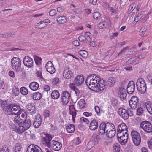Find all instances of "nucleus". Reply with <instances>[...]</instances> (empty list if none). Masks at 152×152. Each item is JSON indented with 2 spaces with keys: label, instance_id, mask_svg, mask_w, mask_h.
<instances>
[{
  "label": "nucleus",
  "instance_id": "obj_1",
  "mask_svg": "<svg viewBox=\"0 0 152 152\" xmlns=\"http://www.w3.org/2000/svg\"><path fill=\"white\" fill-rule=\"evenodd\" d=\"M116 130L114 125L112 123H101L98 129V134L102 135L105 133L107 136L111 138L114 137L115 134Z\"/></svg>",
  "mask_w": 152,
  "mask_h": 152
},
{
  "label": "nucleus",
  "instance_id": "obj_2",
  "mask_svg": "<svg viewBox=\"0 0 152 152\" xmlns=\"http://www.w3.org/2000/svg\"><path fill=\"white\" fill-rule=\"evenodd\" d=\"M101 81L100 77L96 74H91L87 77L86 80V83L90 89L95 86V85L99 83Z\"/></svg>",
  "mask_w": 152,
  "mask_h": 152
},
{
  "label": "nucleus",
  "instance_id": "obj_3",
  "mask_svg": "<svg viewBox=\"0 0 152 152\" xmlns=\"http://www.w3.org/2000/svg\"><path fill=\"white\" fill-rule=\"evenodd\" d=\"M21 62L18 57H13L11 61V66L12 68L16 72H19L21 69Z\"/></svg>",
  "mask_w": 152,
  "mask_h": 152
},
{
  "label": "nucleus",
  "instance_id": "obj_4",
  "mask_svg": "<svg viewBox=\"0 0 152 152\" xmlns=\"http://www.w3.org/2000/svg\"><path fill=\"white\" fill-rule=\"evenodd\" d=\"M140 126L147 133L152 132V124L149 121H144L142 122L140 124Z\"/></svg>",
  "mask_w": 152,
  "mask_h": 152
},
{
  "label": "nucleus",
  "instance_id": "obj_5",
  "mask_svg": "<svg viewBox=\"0 0 152 152\" xmlns=\"http://www.w3.org/2000/svg\"><path fill=\"white\" fill-rule=\"evenodd\" d=\"M70 97L71 94L69 92L66 91H63L61 95V100L63 105H66L69 102Z\"/></svg>",
  "mask_w": 152,
  "mask_h": 152
},
{
  "label": "nucleus",
  "instance_id": "obj_6",
  "mask_svg": "<svg viewBox=\"0 0 152 152\" xmlns=\"http://www.w3.org/2000/svg\"><path fill=\"white\" fill-rule=\"evenodd\" d=\"M131 135L133 143L136 146H138L141 142V137L139 133L136 131H132Z\"/></svg>",
  "mask_w": 152,
  "mask_h": 152
},
{
  "label": "nucleus",
  "instance_id": "obj_7",
  "mask_svg": "<svg viewBox=\"0 0 152 152\" xmlns=\"http://www.w3.org/2000/svg\"><path fill=\"white\" fill-rule=\"evenodd\" d=\"M15 107L17 108L18 110L20 109V106L18 104H16L15 103H12L8 105L5 107H4V108L3 109L4 113L7 114H11L12 112V108Z\"/></svg>",
  "mask_w": 152,
  "mask_h": 152
},
{
  "label": "nucleus",
  "instance_id": "obj_8",
  "mask_svg": "<svg viewBox=\"0 0 152 152\" xmlns=\"http://www.w3.org/2000/svg\"><path fill=\"white\" fill-rule=\"evenodd\" d=\"M129 106L132 109H135L139 106L138 98L136 96H132L129 101Z\"/></svg>",
  "mask_w": 152,
  "mask_h": 152
},
{
  "label": "nucleus",
  "instance_id": "obj_9",
  "mask_svg": "<svg viewBox=\"0 0 152 152\" xmlns=\"http://www.w3.org/2000/svg\"><path fill=\"white\" fill-rule=\"evenodd\" d=\"M23 62L24 65L28 68L31 67L33 66V61L28 56H26L24 57Z\"/></svg>",
  "mask_w": 152,
  "mask_h": 152
},
{
  "label": "nucleus",
  "instance_id": "obj_10",
  "mask_svg": "<svg viewBox=\"0 0 152 152\" xmlns=\"http://www.w3.org/2000/svg\"><path fill=\"white\" fill-rule=\"evenodd\" d=\"M50 143L51 145L50 148L56 151L60 150L62 147V144L61 143L56 141L53 140L52 143Z\"/></svg>",
  "mask_w": 152,
  "mask_h": 152
},
{
  "label": "nucleus",
  "instance_id": "obj_11",
  "mask_svg": "<svg viewBox=\"0 0 152 152\" xmlns=\"http://www.w3.org/2000/svg\"><path fill=\"white\" fill-rule=\"evenodd\" d=\"M135 88V84L133 81L129 82L126 88L127 92L129 94H132L134 91Z\"/></svg>",
  "mask_w": 152,
  "mask_h": 152
},
{
  "label": "nucleus",
  "instance_id": "obj_12",
  "mask_svg": "<svg viewBox=\"0 0 152 152\" xmlns=\"http://www.w3.org/2000/svg\"><path fill=\"white\" fill-rule=\"evenodd\" d=\"M63 75L64 77L66 79H69L72 77L73 74L69 68L67 67L65 68L63 71Z\"/></svg>",
  "mask_w": 152,
  "mask_h": 152
},
{
  "label": "nucleus",
  "instance_id": "obj_13",
  "mask_svg": "<svg viewBox=\"0 0 152 152\" xmlns=\"http://www.w3.org/2000/svg\"><path fill=\"white\" fill-rule=\"evenodd\" d=\"M84 78L82 75H79L76 76L74 80V85L79 86L84 82Z\"/></svg>",
  "mask_w": 152,
  "mask_h": 152
},
{
  "label": "nucleus",
  "instance_id": "obj_14",
  "mask_svg": "<svg viewBox=\"0 0 152 152\" xmlns=\"http://www.w3.org/2000/svg\"><path fill=\"white\" fill-rule=\"evenodd\" d=\"M26 107L29 114L33 115L36 113V109L34 103H28Z\"/></svg>",
  "mask_w": 152,
  "mask_h": 152
},
{
  "label": "nucleus",
  "instance_id": "obj_15",
  "mask_svg": "<svg viewBox=\"0 0 152 152\" xmlns=\"http://www.w3.org/2000/svg\"><path fill=\"white\" fill-rule=\"evenodd\" d=\"M118 112L120 116L124 120H126L128 119V114L127 113L126 110L124 108L121 107L119 108Z\"/></svg>",
  "mask_w": 152,
  "mask_h": 152
},
{
  "label": "nucleus",
  "instance_id": "obj_16",
  "mask_svg": "<svg viewBox=\"0 0 152 152\" xmlns=\"http://www.w3.org/2000/svg\"><path fill=\"white\" fill-rule=\"evenodd\" d=\"M45 68L47 72L51 74L55 72V69L54 66L51 61H49L46 63Z\"/></svg>",
  "mask_w": 152,
  "mask_h": 152
},
{
  "label": "nucleus",
  "instance_id": "obj_17",
  "mask_svg": "<svg viewBox=\"0 0 152 152\" xmlns=\"http://www.w3.org/2000/svg\"><path fill=\"white\" fill-rule=\"evenodd\" d=\"M105 88L104 84H103L101 81L99 83L96 84V86L95 85V86L90 89V90L93 91H94L97 92L99 91H102Z\"/></svg>",
  "mask_w": 152,
  "mask_h": 152
},
{
  "label": "nucleus",
  "instance_id": "obj_18",
  "mask_svg": "<svg viewBox=\"0 0 152 152\" xmlns=\"http://www.w3.org/2000/svg\"><path fill=\"white\" fill-rule=\"evenodd\" d=\"M42 97V94L39 92H37L34 93L32 94H28L27 96V98H28V99H33L34 100H38L40 99Z\"/></svg>",
  "mask_w": 152,
  "mask_h": 152
},
{
  "label": "nucleus",
  "instance_id": "obj_19",
  "mask_svg": "<svg viewBox=\"0 0 152 152\" xmlns=\"http://www.w3.org/2000/svg\"><path fill=\"white\" fill-rule=\"evenodd\" d=\"M42 119L41 115L38 114L36 115L34 121L33 122L34 127L35 128H38L41 124Z\"/></svg>",
  "mask_w": 152,
  "mask_h": 152
},
{
  "label": "nucleus",
  "instance_id": "obj_20",
  "mask_svg": "<svg viewBox=\"0 0 152 152\" xmlns=\"http://www.w3.org/2000/svg\"><path fill=\"white\" fill-rule=\"evenodd\" d=\"M136 85L137 89H138V88L140 87H146L145 81L143 79L141 78L138 79L136 83Z\"/></svg>",
  "mask_w": 152,
  "mask_h": 152
},
{
  "label": "nucleus",
  "instance_id": "obj_21",
  "mask_svg": "<svg viewBox=\"0 0 152 152\" xmlns=\"http://www.w3.org/2000/svg\"><path fill=\"white\" fill-rule=\"evenodd\" d=\"M41 149V148L37 145L34 144L31 145L28 147L26 152H29L30 150H31V151L39 152Z\"/></svg>",
  "mask_w": 152,
  "mask_h": 152
},
{
  "label": "nucleus",
  "instance_id": "obj_22",
  "mask_svg": "<svg viewBox=\"0 0 152 152\" xmlns=\"http://www.w3.org/2000/svg\"><path fill=\"white\" fill-rule=\"evenodd\" d=\"M100 139V137L96 134H94L92 136V140L90 141L93 145H94L98 143Z\"/></svg>",
  "mask_w": 152,
  "mask_h": 152
},
{
  "label": "nucleus",
  "instance_id": "obj_23",
  "mask_svg": "<svg viewBox=\"0 0 152 152\" xmlns=\"http://www.w3.org/2000/svg\"><path fill=\"white\" fill-rule=\"evenodd\" d=\"M98 122L96 120L94 119L90 123L89 129L91 130H94L98 127Z\"/></svg>",
  "mask_w": 152,
  "mask_h": 152
},
{
  "label": "nucleus",
  "instance_id": "obj_24",
  "mask_svg": "<svg viewBox=\"0 0 152 152\" xmlns=\"http://www.w3.org/2000/svg\"><path fill=\"white\" fill-rule=\"evenodd\" d=\"M24 120L20 118V115L18 116H15L14 118V123L18 125L23 124L24 123Z\"/></svg>",
  "mask_w": 152,
  "mask_h": 152
},
{
  "label": "nucleus",
  "instance_id": "obj_25",
  "mask_svg": "<svg viewBox=\"0 0 152 152\" xmlns=\"http://www.w3.org/2000/svg\"><path fill=\"white\" fill-rule=\"evenodd\" d=\"M56 18H57L56 21L58 23L63 24L67 21L66 17L64 16H57Z\"/></svg>",
  "mask_w": 152,
  "mask_h": 152
},
{
  "label": "nucleus",
  "instance_id": "obj_26",
  "mask_svg": "<svg viewBox=\"0 0 152 152\" xmlns=\"http://www.w3.org/2000/svg\"><path fill=\"white\" fill-rule=\"evenodd\" d=\"M29 87L31 90L35 91L38 89L39 87V85L36 82H33L30 84Z\"/></svg>",
  "mask_w": 152,
  "mask_h": 152
},
{
  "label": "nucleus",
  "instance_id": "obj_27",
  "mask_svg": "<svg viewBox=\"0 0 152 152\" xmlns=\"http://www.w3.org/2000/svg\"><path fill=\"white\" fill-rule=\"evenodd\" d=\"M117 130L121 132H124V131H127V127L125 123H122L118 126Z\"/></svg>",
  "mask_w": 152,
  "mask_h": 152
},
{
  "label": "nucleus",
  "instance_id": "obj_28",
  "mask_svg": "<svg viewBox=\"0 0 152 152\" xmlns=\"http://www.w3.org/2000/svg\"><path fill=\"white\" fill-rule=\"evenodd\" d=\"M66 128L67 132L70 133H72L75 130V126L73 124H69L66 126Z\"/></svg>",
  "mask_w": 152,
  "mask_h": 152
},
{
  "label": "nucleus",
  "instance_id": "obj_29",
  "mask_svg": "<svg viewBox=\"0 0 152 152\" xmlns=\"http://www.w3.org/2000/svg\"><path fill=\"white\" fill-rule=\"evenodd\" d=\"M51 96L53 99H58L60 96V94L58 91L55 90L52 91Z\"/></svg>",
  "mask_w": 152,
  "mask_h": 152
},
{
  "label": "nucleus",
  "instance_id": "obj_30",
  "mask_svg": "<svg viewBox=\"0 0 152 152\" xmlns=\"http://www.w3.org/2000/svg\"><path fill=\"white\" fill-rule=\"evenodd\" d=\"M23 125L24 126L25 128H26L27 129H28L31 126V121L29 119H28L25 120V121H24Z\"/></svg>",
  "mask_w": 152,
  "mask_h": 152
},
{
  "label": "nucleus",
  "instance_id": "obj_31",
  "mask_svg": "<svg viewBox=\"0 0 152 152\" xmlns=\"http://www.w3.org/2000/svg\"><path fill=\"white\" fill-rule=\"evenodd\" d=\"M145 106L148 111L150 114L152 115V104L151 103H146Z\"/></svg>",
  "mask_w": 152,
  "mask_h": 152
},
{
  "label": "nucleus",
  "instance_id": "obj_32",
  "mask_svg": "<svg viewBox=\"0 0 152 152\" xmlns=\"http://www.w3.org/2000/svg\"><path fill=\"white\" fill-rule=\"evenodd\" d=\"M47 25V24L44 23V22L41 21L37 24L36 28H43L45 27Z\"/></svg>",
  "mask_w": 152,
  "mask_h": 152
},
{
  "label": "nucleus",
  "instance_id": "obj_33",
  "mask_svg": "<svg viewBox=\"0 0 152 152\" xmlns=\"http://www.w3.org/2000/svg\"><path fill=\"white\" fill-rule=\"evenodd\" d=\"M98 27L99 28H106L107 27V23L104 21L102 22L99 23L98 24Z\"/></svg>",
  "mask_w": 152,
  "mask_h": 152
},
{
  "label": "nucleus",
  "instance_id": "obj_34",
  "mask_svg": "<svg viewBox=\"0 0 152 152\" xmlns=\"http://www.w3.org/2000/svg\"><path fill=\"white\" fill-rule=\"evenodd\" d=\"M34 58L37 65H38L41 64L42 59L41 58L34 55Z\"/></svg>",
  "mask_w": 152,
  "mask_h": 152
},
{
  "label": "nucleus",
  "instance_id": "obj_35",
  "mask_svg": "<svg viewBox=\"0 0 152 152\" xmlns=\"http://www.w3.org/2000/svg\"><path fill=\"white\" fill-rule=\"evenodd\" d=\"M128 138H126V139H123V137L121 138H118V140L121 144L124 145L127 142Z\"/></svg>",
  "mask_w": 152,
  "mask_h": 152
},
{
  "label": "nucleus",
  "instance_id": "obj_36",
  "mask_svg": "<svg viewBox=\"0 0 152 152\" xmlns=\"http://www.w3.org/2000/svg\"><path fill=\"white\" fill-rule=\"evenodd\" d=\"M14 34L15 32H12L3 34H0V37L4 38H7L8 37H11Z\"/></svg>",
  "mask_w": 152,
  "mask_h": 152
},
{
  "label": "nucleus",
  "instance_id": "obj_37",
  "mask_svg": "<svg viewBox=\"0 0 152 152\" xmlns=\"http://www.w3.org/2000/svg\"><path fill=\"white\" fill-rule=\"evenodd\" d=\"M24 126L23 125L22 126H20L18 128V131L17 132L19 134H22L25 131L27 130Z\"/></svg>",
  "mask_w": 152,
  "mask_h": 152
},
{
  "label": "nucleus",
  "instance_id": "obj_38",
  "mask_svg": "<svg viewBox=\"0 0 152 152\" xmlns=\"http://www.w3.org/2000/svg\"><path fill=\"white\" fill-rule=\"evenodd\" d=\"M107 83L110 87H112L115 83V79L113 77L109 78L108 79Z\"/></svg>",
  "mask_w": 152,
  "mask_h": 152
},
{
  "label": "nucleus",
  "instance_id": "obj_39",
  "mask_svg": "<svg viewBox=\"0 0 152 152\" xmlns=\"http://www.w3.org/2000/svg\"><path fill=\"white\" fill-rule=\"evenodd\" d=\"M78 53L83 57L84 58H87L88 55V52L85 50H80L79 51Z\"/></svg>",
  "mask_w": 152,
  "mask_h": 152
},
{
  "label": "nucleus",
  "instance_id": "obj_40",
  "mask_svg": "<svg viewBox=\"0 0 152 152\" xmlns=\"http://www.w3.org/2000/svg\"><path fill=\"white\" fill-rule=\"evenodd\" d=\"M18 111L17 113L13 112V111L11 114H9L8 115H16V116H19L21 113L24 112V110L23 109H21L20 108V109L18 110Z\"/></svg>",
  "mask_w": 152,
  "mask_h": 152
},
{
  "label": "nucleus",
  "instance_id": "obj_41",
  "mask_svg": "<svg viewBox=\"0 0 152 152\" xmlns=\"http://www.w3.org/2000/svg\"><path fill=\"white\" fill-rule=\"evenodd\" d=\"M20 91L21 94L23 95H26L28 93V90L24 87H21L20 88Z\"/></svg>",
  "mask_w": 152,
  "mask_h": 152
},
{
  "label": "nucleus",
  "instance_id": "obj_42",
  "mask_svg": "<svg viewBox=\"0 0 152 152\" xmlns=\"http://www.w3.org/2000/svg\"><path fill=\"white\" fill-rule=\"evenodd\" d=\"M144 110L142 107H139L137 110L136 114L137 115L140 116L142 114L144 113Z\"/></svg>",
  "mask_w": 152,
  "mask_h": 152
},
{
  "label": "nucleus",
  "instance_id": "obj_43",
  "mask_svg": "<svg viewBox=\"0 0 152 152\" xmlns=\"http://www.w3.org/2000/svg\"><path fill=\"white\" fill-rule=\"evenodd\" d=\"M113 149L116 152H119L120 150V145L117 143L114 144L113 147Z\"/></svg>",
  "mask_w": 152,
  "mask_h": 152
},
{
  "label": "nucleus",
  "instance_id": "obj_44",
  "mask_svg": "<svg viewBox=\"0 0 152 152\" xmlns=\"http://www.w3.org/2000/svg\"><path fill=\"white\" fill-rule=\"evenodd\" d=\"M119 97H120V99L121 100H123L125 99L126 97V93L125 92L122 93L120 94H118Z\"/></svg>",
  "mask_w": 152,
  "mask_h": 152
},
{
  "label": "nucleus",
  "instance_id": "obj_45",
  "mask_svg": "<svg viewBox=\"0 0 152 152\" xmlns=\"http://www.w3.org/2000/svg\"><path fill=\"white\" fill-rule=\"evenodd\" d=\"M71 88L74 91L77 96H79L80 93V91L75 86H72L71 87Z\"/></svg>",
  "mask_w": 152,
  "mask_h": 152
},
{
  "label": "nucleus",
  "instance_id": "obj_46",
  "mask_svg": "<svg viewBox=\"0 0 152 152\" xmlns=\"http://www.w3.org/2000/svg\"><path fill=\"white\" fill-rule=\"evenodd\" d=\"M79 122L80 123L85 122L86 124H88L89 123V121L87 118L84 117H81L80 119Z\"/></svg>",
  "mask_w": 152,
  "mask_h": 152
},
{
  "label": "nucleus",
  "instance_id": "obj_47",
  "mask_svg": "<svg viewBox=\"0 0 152 152\" xmlns=\"http://www.w3.org/2000/svg\"><path fill=\"white\" fill-rule=\"evenodd\" d=\"M43 140L46 143V145L49 148H50V146L51 145H50V143H52V141H49V140L46 139V138H45V137H44Z\"/></svg>",
  "mask_w": 152,
  "mask_h": 152
},
{
  "label": "nucleus",
  "instance_id": "obj_48",
  "mask_svg": "<svg viewBox=\"0 0 152 152\" xmlns=\"http://www.w3.org/2000/svg\"><path fill=\"white\" fill-rule=\"evenodd\" d=\"M146 89V87L141 88L140 87L138 88V89H137L138 91L141 94H144L145 92Z\"/></svg>",
  "mask_w": 152,
  "mask_h": 152
},
{
  "label": "nucleus",
  "instance_id": "obj_49",
  "mask_svg": "<svg viewBox=\"0 0 152 152\" xmlns=\"http://www.w3.org/2000/svg\"><path fill=\"white\" fill-rule=\"evenodd\" d=\"M10 128L13 131H15L17 132L18 131V128L17 126L14 124L12 123L10 124Z\"/></svg>",
  "mask_w": 152,
  "mask_h": 152
},
{
  "label": "nucleus",
  "instance_id": "obj_50",
  "mask_svg": "<svg viewBox=\"0 0 152 152\" xmlns=\"http://www.w3.org/2000/svg\"><path fill=\"white\" fill-rule=\"evenodd\" d=\"M91 35V34L90 32H88L85 33V34L84 35L85 37L86 38V40L88 41H90L91 38L90 36Z\"/></svg>",
  "mask_w": 152,
  "mask_h": 152
},
{
  "label": "nucleus",
  "instance_id": "obj_51",
  "mask_svg": "<svg viewBox=\"0 0 152 152\" xmlns=\"http://www.w3.org/2000/svg\"><path fill=\"white\" fill-rule=\"evenodd\" d=\"M22 147L20 145H19L18 144L15 145V148L14 149L15 152H20Z\"/></svg>",
  "mask_w": 152,
  "mask_h": 152
},
{
  "label": "nucleus",
  "instance_id": "obj_52",
  "mask_svg": "<svg viewBox=\"0 0 152 152\" xmlns=\"http://www.w3.org/2000/svg\"><path fill=\"white\" fill-rule=\"evenodd\" d=\"M100 15L98 12H96L93 13V17L95 19H98L99 18H100Z\"/></svg>",
  "mask_w": 152,
  "mask_h": 152
},
{
  "label": "nucleus",
  "instance_id": "obj_53",
  "mask_svg": "<svg viewBox=\"0 0 152 152\" xmlns=\"http://www.w3.org/2000/svg\"><path fill=\"white\" fill-rule=\"evenodd\" d=\"M118 103V100L116 99L113 98L111 101V104L112 106H116Z\"/></svg>",
  "mask_w": 152,
  "mask_h": 152
},
{
  "label": "nucleus",
  "instance_id": "obj_54",
  "mask_svg": "<svg viewBox=\"0 0 152 152\" xmlns=\"http://www.w3.org/2000/svg\"><path fill=\"white\" fill-rule=\"evenodd\" d=\"M13 94L15 96H17L19 94V91L18 88L13 89Z\"/></svg>",
  "mask_w": 152,
  "mask_h": 152
},
{
  "label": "nucleus",
  "instance_id": "obj_55",
  "mask_svg": "<svg viewBox=\"0 0 152 152\" xmlns=\"http://www.w3.org/2000/svg\"><path fill=\"white\" fill-rule=\"evenodd\" d=\"M9 104H8L7 102V101L5 100L4 101H2L1 102V106L2 109L4 108V107H5L7 106Z\"/></svg>",
  "mask_w": 152,
  "mask_h": 152
},
{
  "label": "nucleus",
  "instance_id": "obj_56",
  "mask_svg": "<svg viewBox=\"0 0 152 152\" xmlns=\"http://www.w3.org/2000/svg\"><path fill=\"white\" fill-rule=\"evenodd\" d=\"M59 79L58 78L56 77V78H54L53 79L52 81V83L54 85H56L59 82Z\"/></svg>",
  "mask_w": 152,
  "mask_h": 152
},
{
  "label": "nucleus",
  "instance_id": "obj_57",
  "mask_svg": "<svg viewBox=\"0 0 152 152\" xmlns=\"http://www.w3.org/2000/svg\"><path fill=\"white\" fill-rule=\"evenodd\" d=\"M56 14L55 10H52L49 12V15L51 16H53Z\"/></svg>",
  "mask_w": 152,
  "mask_h": 152
},
{
  "label": "nucleus",
  "instance_id": "obj_58",
  "mask_svg": "<svg viewBox=\"0 0 152 152\" xmlns=\"http://www.w3.org/2000/svg\"><path fill=\"white\" fill-rule=\"evenodd\" d=\"M125 91V89L123 86L120 87H119L118 90V94H120L122 93H124Z\"/></svg>",
  "mask_w": 152,
  "mask_h": 152
},
{
  "label": "nucleus",
  "instance_id": "obj_59",
  "mask_svg": "<svg viewBox=\"0 0 152 152\" xmlns=\"http://www.w3.org/2000/svg\"><path fill=\"white\" fill-rule=\"evenodd\" d=\"M44 113V117L45 118H46L47 117H49L50 114V113L48 110H45Z\"/></svg>",
  "mask_w": 152,
  "mask_h": 152
},
{
  "label": "nucleus",
  "instance_id": "obj_60",
  "mask_svg": "<svg viewBox=\"0 0 152 152\" xmlns=\"http://www.w3.org/2000/svg\"><path fill=\"white\" fill-rule=\"evenodd\" d=\"M69 114L72 115V118L73 117L75 118L76 117L77 113L76 111H72L70 110L69 111Z\"/></svg>",
  "mask_w": 152,
  "mask_h": 152
},
{
  "label": "nucleus",
  "instance_id": "obj_61",
  "mask_svg": "<svg viewBox=\"0 0 152 152\" xmlns=\"http://www.w3.org/2000/svg\"><path fill=\"white\" fill-rule=\"evenodd\" d=\"M78 39L80 42H83L86 40V38L83 35L80 36L78 37Z\"/></svg>",
  "mask_w": 152,
  "mask_h": 152
},
{
  "label": "nucleus",
  "instance_id": "obj_62",
  "mask_svg": "<svg viewBox=\"0 0 152 152\" xmlns=\"http://www.w3.org/2000/svg\"><path fill=\"white\" fill-rule=\"evenodd\" d=\"M127 113L128 114V118L129 116H132L133 115V111H131L130 109H129L126 110Z\"/></svg>",
  "mask_w": 152,
  "mask_h": 152
},
{
  "label": "nucleus",
  "instance_id": "obj_63",
  "mask_svg": "<svg viewBox=\"0 0 152 152\" xmlns=\"http://www.w3.org/2000/svg\"><path fill=\"white\" fill-rule=\"evenodd\" d=\"M0 152H9V150L7 148L3 147L0 149Z\"/></svg>",
  "mask_w": 152,
  "mask_h": 152
},
{
  "label": "nucleus",
  "instance_id": "obj_64",
  "mask_svg": "<svg viewBox=\"0 0 152 152\" xmlns=\"http://www.w3.org/2000/svg\"><path fill=\"white\" fill-rule=\"evenodd\" d=\"M123 132H121L120 131L117 130V139H118V138H121V137H122V135Z\"/></svg>",
  "mask_w": 152,
  "mask_h": 152
}]
</instances>
